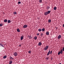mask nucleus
Returning <instances> with one entry per match:
<instances>
[{"label": "nucleus", "instance_id": "1", "mask_svg": "<svg viewBox=\"0 0 64 64\" xmlns=\"http://www.w3.org/2000/svg\"><path fill=\"white\" fill-rule=\"evenodd\" d=\"M48 47H49V46H46V47L44 48V50L46 51V50H47L48 49Z\"/></svg>", "mask_w": 64, "mask_h": 64}, {"label": "nucleus", "instance_id": "2", "mask_svg": "<svg viewBox=\"0 0 64 64\" xmlns=\"http://www.w3.org/2000/svg\"><path fill=\"white\" fill-rule=\"evenodd\" d=\"M27 27H28L27 25L25 24L23 28H27Z\"/></svg>", "mask_w": 64, "mask_h": 64}, {"label": "nucleus", "instance_id": "3", "mask_svg": "<svg viewBox=\"0 0 64 64\" xmlns=\"http://www.w3.org/2000/svg\"><path fill=\"white\" fill-rule=\"evenodd\" d=\"M61 38V36L60 35H59V36H58V39H60Z\"/></svg>", "mask_w": 64, "mask_h": 64}, {"label": "nucleus", "instance_id": "4", "mask_svg": "<svg viewBox=\"0 0 64 64\" xmlns=\"http://www.w3.org/2000/svg\"><path fill=\"white\" fill-rule=\"evenodd\" d=\"M14 54L15 56H16L17 55V53L16 52H15L14 53Z\"/></svg>", "mask_w": 64, "mask_h": 64}, {"label": "nucleus", "instance_id": "5", "mask_svg": "<svg viewBox=\"0 0 64 64\" xmlns=\"http://www.w3.org/2000/svg\"><path fill=\"white\" fill-rule=\"evenodd\" d=\"M41 45H42V43H41V42H39L38 43V45L39 46H41Z\"/></svg>", "mask_w": 64, "mask_h": 64}, {"label": "nucleus", "instance_id": "6", "mask_svg": "<svg viewBox=\"0 0 64 64\" xmlns=\"http://www.w3.org/2000/svg\"><path fill=\"white\" fill-rule=\"evenodd\" d=\"M48 14L47 13V12H46L44 13V15L46 16V15H48Z\"/></svg>", "mask_w": 64, "mask_h": 64}, {"label": "nucleus", "instance_id": "7", "mask_svg": "<svg viewBox=\"0 0 64 64\" xmlns=\"http://www.w3.org/2000/svg\"><path fill=\"white\" fill-rule=\"evenodd\" d=\"M10 60H13L14 59V58L11 57V56H10Z\"/></svg>", "mask_w": 64, "mask_h": 64}, {"label": "nucleus", "instance_id": "8", "mask_svg": "<svg viewBox=\"0 0 64 64\" xmlns=\"http://www.w3.org/2000/svg\"><path fill=\"white\" fill-rule=\"evenodd\" d=\"M46 35L48 36L49 35V33L48 32H47L46 33Z\"/></svg>", "mask_w": 64, "mask_h": 64}, {"label": "nucleus", "instance_id": "9", "mask_svg": "<svg viewBox=\"0 0 64 64\" xmlns=\"http://www.w3.org/2000/svg\"><path fill=\"white\" fill-rule=\"evenodd\" d=\"M50 12H51V11L50 10L48 11L47 12L48 14H49L50 13Z\"/></svg>", "mask_w": 64, "mask_h": 64}, {"label": "nucleus", "instance_id": "10", "mask_svg": "<svg viewBox=\"0 0 64 64\" xmlns=\"http://www.w3.org/2000/svg\"><path fill=\"white\" fill-rule=\"evenodd\" d=\"M60 54H63V50H62V49L60 50Z\"/></svg>", "mask_w": 64, "mask_h": 64}, {"label": "nucleus", "instance_id": "11", "mask_svg": "<svg viewBox=\"0 0 64 64\" xmlns=\"http://www.w3.org/2000/svg\"><path fill=\"white\" fill-rule=\"evenodd\" d=\"M48 23H51V20L50 19H49L48 20Z\"/></svg>", "mask_w": 64, "mask_h": 64}, {"label": "nucleus", "instance_id": "12", "mask_svg": "<svg viewBox=\"0 0 64 64\" xmlns=\"http://www.w3.org/2000/svg\"><path fill=\"white\" fill-rule=\"evenodd\" d=\"M8 23H11V21L10 20H8Z\"/></svg>", "mask_w": 64, "mask_h": 64}, {"label": "nucleus", "instance_id": "13", "mask_svg": "<svg viewBox=\"0 0 64 64\" xmlns=\"http://www.w3.org/2000/svg\"><path fill=\"white\" fill-rule=\"evenodd\" d=\"M42 31V29H41V28H39L38 30V31H39V32H41V31Z\"/></svg>", "mask_w": 64, "mask_h": 64}, {"label": "nucleus", "instance_id": "14", "mask_svg": "<svg viewBox=\"0 0 64 64\" xmlns=\"http://www.w3.org/2000/svg\"><path fill=\"white\" fill-rule=\"evenodd\" d=\"M0 45L2 46V47H3L4 48V46L2 44V43H0Z\"/></svg>", "mask_w": 64, "mask_h": 64}, {"label": "nucleus", "instance_id": "15", "mask_svg": "<svg viewBox=\"0 0 64 64\" xmlns=\"http://www.w3.org/2000/svg\"><path fill=\"white\" fill-rule=\"evenodd\" d=\"M23 39V36H22L20 38V40H22Z\"/></svg>", "mask_w": 64, "mask_h": 64}, {"label": "nucleus", "instance_id": "16", "mask_svg": "<svg viewBox=\"0 0 64 64\" xmlns=\"http://www.w3.org/2000/svg\"><path fill=\"white\" fill-rule=\"evenodd\" d=\"M12 61L11 60H10V62L9 63V64H12Z\"/></svg>", "mask_w": 64, "mask_h": 64}, {"label": "nucleus", "instance_id": "17", "mask_svg": "<svg viewBox=\"0 0 64 64\" xmlns=\"http://www.w3.org/2000/svg\"><path fill=\"white\" fill-rule=\"evenodd\" d=\"M17 31L18 32H20V30H19V29H17Z\"/></svg>", "mask_w": 64, "mask_h": 64}, {"label": "nucleus", "instance_id": "18", "mask_svg": "<svg viewBox=\"0 0 64 64\" xmlns=\"http://www.w3.org/2000/svg\"><path fill=\"white\" fill-rule=\"evenodd\" d=\"M7 58V56H5L3 57L4 59H5L6 58Z\"/></svg>", "mask_w": 64, "mask_h": 64}, {"label": "nucleus", "instance_id": "19", "mask_svg": "<svg viewBox=\"0 0 64 64\" xmlns=\"http://www.w3.org/2000/svg\"><path fill=\"white\" fill-rule=\"evenodd\" d=\"M4 22H7V20H4Z\"/></svg>", "mask_w": 64, "mask_h": 64}, {"label": "nucleus", "instance_id": "20", "mask_svg": "<svg viewBox=\"0 0 64 64\" xmlns=\"http://www.w3.org/2000/svg\"><path fill=\"white\" fill-rule=\"evenodd\" d=\"M56 9H57V7H54V10H56Z\"/></svg>", "mask_w": 64, "mask_h": 64}, {"label": "nucleus", "instance_id": "21", "mask_svg": "<svg viewBox=\"0 0 64 64\" xmlns=\"http://www.w3.org/2000/svg\"><path fill=\"white\" fill-rule=\"evenodd\" d=\"M47 9H50V7L49 6H47Z\"/></svg>", "mask_w": 64, "mask_h": 64}, {"label": "nucleus", "instance_id": "22", "mask_svg": "<svg viewBox=\"0 0 64 64\" xmlns=\"http://www.w3.org/2000/svg\"><path fill=\"white\" fill-rule=\"evenodd\" d=\"M14 14L15 15H16V14H17V13L16 12H14Z\"/></svg>", "mask_w": 64, "mask_h": 64}, {"label": "nucleus", "instance_id": "23", "mask_svg": "<svg viewBox=\"0 0 64 64\" xmlns=\"http://www.w3.org/2000/svg\"><path fill=\"white\" fill-rule=\"evenodd\" d=\"M60 53H61V52H60L59 51L58 52V55H59L60 54Z\"/></svg>", "mask_w": 64, "mask_h": 64}, {"label": "nucleus", "instance_id": "24", "mask_svg": "<svg viewBox=\"0 0 64 64\" xmlns=\"http://www.w3.org/2000/svg\"><path fill=\"white\" fill-rule=\"evenodd\" d=\"M39 2H40V3H42V0H39Z\"/></svg>", "mask_w": 64, "mask_h": 64}, {"label": "nucleus", "instance_id": "25", "mask_svg": "<svg viewBox=\"0 0 64 64\" xmlns=\"http://www.w3.org/2000/svg\"><path fill=\"white\" fill-rule=\"evenodd\" d=\"M37 36H35L34 38V39L36 40L37 39Z\"/></svg>", "mask_w": 64, "mask_h": 64}, {"label": "nucleus", "instance_id": "26", "mask_svg": "<svg viewBox=\"0 0 64 64\" xmlns=\"http://www.w3.org/2000/svg\"><path fill=\"white\" fill-rule=\"evenodd\" d=\"M43 35H44L43 34H42V33L41 34H40V35L41 36V37H42V36Z\"/></svg>", "mask_w": 64, "mask_h": 64}, {"label": "nucleus", "instance_id": "27", "mask_svg": "<svg viewBox=\"0 0 64 64\" xmlns=\"http://www.w3.org/2000/svg\"><path fill=\"white\" fill-rule=\"evenodd\" d=\"M50 52H48L47 54V55L48 56L49 55V54H50Z\"/></svg>", "mask_w": 64, "mask_h": 64}, {"label": "nucleus", "instance_id": "28", "mask_svg": "<svg viewBox=\"0 0 64 64\" xmlns=\"http://www.w3.org/2000/svg\"><path fill=\"white\" fill-rule=\"evenodd\" d=\"M42 31L43 32H44V31H45V29L44 28H42Z\"/></svg>", "mask_w": 64, "mask_h": 64}, {"label": "nucleus", "instance_id": "29", "mask_svg": "<svg viewBox=\"0 0 64 64\" xmlns=\"http://www.w3.org/2000/svg\"><path fill=\"white\" fill-rule=\"evenodd\" d=\"M37 35H38V36H39V33H38L36 34Z\"/></svg>", "mask_w": 64, "mask_h": 64}, {"label": "nucleus", "instance_id": "30", "mask_svg": "<svg viewBox=\"0 0 64 64\" xmlns=\"http://www.w3.org/2000/svg\"><path fill=\"white\" fill-rule=\"evenodd\" d=\"M18 4H21V2H18Z\"/></svg>", "mask_w": 64, "mask_h": 64}, {"label": "nucleus", "instance_id": "31", "mask_svg": "<svg viewBox=\"0 0 64 64\" xmlns=\"http://www.w3.org/2000/svg\"><path fill=\"white\" fill-rule=\"evenodd\" d=\"M3 25L2 24H0V26L1 27V26H2Z\"/></svg>", "mask_w": 64, "mask_h": 64}, {"label": "nucleus", "instance_id": "32", "mask_svg": "<svg viewBox=\"0 0 64 64\" xmlns=\"http://www.w3.org/2000/svg\"><path fill=\"white\" fill-rule=\"evenodd\" d=\"M52 50L51 51L50 54H52Z\"/></svg>", "mask_w": 64, "mask_h": 64}, {"label": "nucleus", "instance_id": "33", "mask_svg": "<svg viewBox=\"0 0 64 64\" xmlns=\"http://www.w3.org/2000/svg\"><path fill=\"white\" fill-rule=\"evenodd\" d=\"M28 53H31V51H28Z\"/></svg>", "mask_w": 64, "mask_h": 64}, {"label": "nucleus", "instance_id": "34", "mask_svg": "<svg viewBox=\"0 0 64 64\" xmlns=\"http://www.w3.org/2000/svg\"><path fill=\"white\" fill-rule=\"evenodd\" d=\"M62 50L63 51H64V47L63 48Z\"/></svg>", "mask_w": 64, "mask_h": 64}, {"label": "nucleus", "instance_id": "35", "mask_svg": "<svg viewBox=\"0 0 64 64\" xmlns=\"http://www.w3.org/2000/svg\"><path fill=\"white\" fill-rule=\"evenodd\" d=\"M46 59L47 60H48L49 59L48 58H46Z\"/></svg>", "mask_w": 64, "mask_h": 64}, {"label": "nucleus", "instance_id": "36", "mask_svg": "<svg viewBox=\"0 0 64 64\" xmlns=\"http://www.w3.org/2000/svg\"><path fill=\"white\" fill-rule=\"evenodd\" d=\"M21 45L20 44L19 45V47H21Z\"/></svg>", "mask_w": 64, "mask_h": 64}, {"label": "nucleus", "instance_id": "37", "mask_svg": "<svg viewBox=\"0 0 64 64\" xmlns=\"http://www.w3.org/2000/svg\"><path fill=\"white\" fill-rule=\"evenodd\" d=\"M63 27H64V24L63 25Z\"/></svg>", "mask_w": 64, "mask_h": 64}, {"label": "nucleus", "instance_id": "38", "mask_svg": "<svg viewBox=\"0 0 64 64\" xmlns=\"http://www.w3.org/2000/svg\"><path fill=\"white\" fill-rule=\"evenodd\" d=\"M48 52L50 53V50H49Z\"/></svg>", "mask_w": 64, "mask_h": 64}, {"label": "nucleus", "instance_id": "39", "mask_svg": "<svg viewBox=\"0 0 64 64\" xmlns=\"http://www.w3.org/2000/svg\"><path fill=\"white\" fill-rule=\"evenodd\" d=\"M59 64H61V63H60Z\"/></svg>", "mask_w": 64, "mask_h": 64}, {"label": "nucleus", "instance_id": "40", "mask_svg": "<svg viewBox=\"0 0 64 64\" xmlns=\"http://www.w3.org/2000/svg\"><path fill=\"white\" fill-rule=\"evenodd\" d=\"M19 1H20V0H19Z\"/></svg>", "mask_w": 64, "mask_h": 64}, {"label": "nucleus", "instance_id": "41", "mask_svg": "<svg viewBox=\"0 0 64 64\" xmlns=\"http://www.w3.org/2000/svg\"><path fill=\"white\" fill-rule=\"evenodd\" d=\"M51 59H52V58H51Z\"/></svg>", "mask_w": 64, "mask_h": 64}]
</instances>
